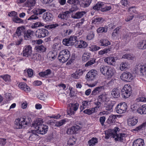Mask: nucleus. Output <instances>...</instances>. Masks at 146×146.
Masks as SVG:
<instances>
[{
  "label": "nucleus",
  "mask_w": 146,
  "mask_h": 146,
  "mask_svg": "<svg viewBox=\"0 0 146 146\" xmlns=\"http://www.w3.org/2000/svg\"><path fill=\"white\" fill-rule=\"evenodd\" d=\"M96 111V110L95 108H92L85 110L83 112L85 114H87L88 115H90Z\"/></svg>",
  "instance_id": "obj_37"
},
{
  "label": "nucleus",
  "mask_w": 146,
  "mask_h": 146,
  "mask_svg": "<svg viewBox=\"0 0 146 146\" xmlns=\"http://www.w3.org/2000/svg\"><path fill=\"white\" fill-rule=\"evenodd\" d=\"M84 71L82 69L77 70L74 73L72 74L71 76L74 78L78 79L83 74Z\"/></svg>",
  "instance_id": "obj_17"
},
{
  "label": "nucleus",
  "mask_w": 146,
  "mask_h": 146,
  "mask_svg": "<svg viewBox=\"0 0 146 146\" xmlns=\"http://www.w3.org/2000/svg\"><path fill=\"white\" fill-rule=\"evenodd\" d=\"M43 18L46 22H48L53 19V16L51 13L46 12L43 14Z\"/></svg>",
  "instance_id": "obj_20"
},
{
  "label": "nucleus",
  "mask_w": 146,
  "mask_h": 146,
  "mask_svg": "<svg viewBox=\"0 0 146 146\" xmlns=\"http://www.w3.org/2000/svg\"><path fill=\"white\" fill-rule=\"evenodd\" d=\"M145 145L144 139L141 138L135 140L133 143V146H144Z\"/></svg>",
  "instance_id": "obj_19"
},
{
  "label": "nucleus",
  "mask_w": 146,
  "mask_h": 146,
  "mask_svg": "<svg viewBox=\"0 0 146 146\" xmlns=\"http://www.w3.org/2000/svg\"><path fill=\"white\" fill-rule=\"evenodd\" d=\"M25 27L21 26L19 27L17 29L16 33L18 36H20L22 34L25 33Z\"/></svg>",
  "instance_id": "obj_27"
},
{
  "label": "nucleus",
  "mask_w": 146,
  "mask_h": 146,
  "mask_svg": "<svg viewBox=\"0 0 146 146\" xmlns=\"http://www.w3.org/2000/svg\"><path fill=\"white\" fill-rule=\"evenodd\" d=\"M51 73V71L50 70L48 69L44 71L39 72V75L41 77L47 78L50 77Z\"/></svg>",
  "instance_id": "obj_21"
},
{
  "label": "nucleus",
  "mask_w": 146,
  "mask_h": 146,
  "mask_svg": "<svg viewBox=\"0 0 146 146\" xmlns=\"http://www.w3.org/2000/svg\"><path fill=\"white\" fill-rule=\"evenodd\" d=\"M98 142V139L96 137H93L89 140L88 143L90 146H94Z\"/></svg>",
  "instance_id": "obj_40"
},
{
  "label": "nucleus",
  "mask_w": 146,
  "mask_h": 146,
  "mask_svg": "<svg viewBox=\"0 0 146 146\" xmlns=\"http://www.w3.org/2000/svg\"><path fill=\"white\" fill-rule=\"evenodd\" d=\"M79 0H68L67 2L71 4L77 5L79 3Z\"/></svg>",
  "instance_id": "obj_62"
},
{
  "label": "nucleus",
  "mask_w": 146,
  "mask_h": 146,
  "mask_svg": "<svg viewBox=\"0 0 146 146\" xmlns=\"http://www.w3.org/2000/svg\"><path fill=\"white\" fill-rule=\"evenodd\" d=\"M69 108L67 110V113L68 115L71 116L74 115L75 111L78 109L79 104L77 103H71L69 104Z\"/></svg>",
  "instance_id": "obj_4"
},
{
  "label": "nucleus",
  "mask_w": 146,
  "mask_h": 146,
  "mask_svg": "<svg viewBox=\"0 0 146 146\" xmlns=\"http://www.w3.org/2000/svg\"><path fill=\"white\" fill-rule=\"evenodd\" d=\"M49 32L48 31L45 29H42L37 30L36 32V36L39 38H44L47 36Z\"/></svg>",
  "instance_id": "obj_7"
},
{
  "label": "nucleus",
  "mask_w": 146,
  "mask_h": 146,
  "mask_svg": "<svg viewBox=\"0 0 146 146\" xmlns=\"http://www.w3.org/2000/svg\"><path fill=\"white\" fill-rule=\"evenodd\" d=\"M107 98L106 94H102L99 96L98 97V100L104 102H107Z\"/></svg>",
  "instance_id": "obj_46"
},
{
  "label": "nucleus",
  "mask_w": 146,
  "mask_h": 146,
  "mask_svg": "<svg viewBox=\"0 0 146 146\" xmlns=\"http://www.w3.org/2000/svg\"><path fill=\"white\" fill-rule=\"evenodd\" d=\"M80 129V127L78 125L73 126L68 129L66 133L69 135L76 134L78 133Z\"/></svg>",
  "instance_id": "obj_9"
},
{
  "label": "nucleus",
  "mask_w": 146,
  "mask_h": 146,
  "mask_svg": "<svg viewBox=\"0 0 146 146\" xmlns=\"http://www.w3.org/2000/svg\"><path fill=\"white\" fill-rule=\"evenodd\" d=\"M121 95L124 98H129L131 95L132 92H123Z\"/></svg>",
  "instance_id": "obj_53"
},
{
  "label": "nucleus",
  "mask_w": 146,
  "mask_h": 146,
  "mask_svg": "<svg viewBox=\"0 0 146 146\" xmlns=\"http://www.w3.org/2000/svg\"><path fill=\"white\" fill-rule=\"evenodd\" d=\"M37 129L36 130L37 133L41 134H44L48 131V127L47 125H41L40 126H38Z\"/></svg>",
  "instance_id": "obj_10"
},
{
  "label": "nucleus",
  "mask_w": 146,
  "mask_h": 146,
  "mask_svg": "<svg viewBox=\"0 0 146 146\" xmlns=\"http://www.w3.org/2000/svg\"><path fill=\"white\" fill-rule=\"evenodd\" d=\"M146 125V124L145 123H143L140 125L138 126V127H136L135 129V130L137 131H139L142 128H144Z\"/></svg>",
  "instance_id": "obj_64"
},
{
  "label": "nucleus",
  "mask_w": 146,
  "mask_h": 146,
  "mask_svg": "<svg viewBox=\"0 0 146 146\" xmlns=\"http://www.w3.org/2000/svg\"><path fill=\"white\" fill-rule=\"evenodd\" d=\"M117 60V57L109 56L104 59V62L108 64L114 66L115 65L116 61Z\"/></svg>",
  "instance_id": "obj_11"
},
{
  "label": "nucleus",
  "mask_w": 146,
  "mask_h": 146,
  "mask_svg": "<svg viewBox=\"0 0 146 146\" xmlns=\"http://www.w3.org/2000/svg\"><path fill=\"white\" fill-rule=\"evenodd\" d=\"M107 70L104 76H107L109 78H110L114 75L115 70L113 68L109 66H108Z\"/></svg>",
  "instance_id": "obj_18"
},
{
  "label": "nucleus",
  "mask_w": 146,
  "mask_h": 146,
  "mask_svg": "<svg viewBox=\"0 0 146 146\" xmlns=\"http://www.w3.org/2000/svg\"><path fill=\"white\" fill-rule=\"evenodd\" d=\"M35 49L37 52H44L46 51V50L45 47L42 45L36 46H35Z\"/></svg>",
  "instance_id": "obj_36"
},
{
  "label": "nucleus",
  "mask_w": 146,
  "mask_h": 146,
  "mask_svg": "<svg viewBox=\"0 0 146 146\" xmlns=\"http://www.w3.org/2000/svg\"><path fill=\"white\" fill-rule=\"evenodd\" d=\"M135 69L140 72L141 75H146V64H140L136 65L135 66Z\"/></svg>",
  "instance_id": "obj_5"
},
{
  "label": "nucleus",
  "mask_w": 146,
  "mask_h": 146,
  "mask_svg": "<svg viewBox=\"0 0 146 146\" xmlns=\"http://www.w3.org/2000/svg\"><path fill=\"white\" fill-rule=\"evenodd\" d=\"M91 101H84L82 102V106L84 108L86 107L87 106L90 104Z\"/></svg>",
  "instance_id": "obj_63"
},
{
  "label": "nucleus",
  "mask_w": 146,
  "mask_h": 146,
  "mask_svg": "<svg viewBox=\"0 0 146 146\" xmlns=\"http://www.w3.org/2000/svg\"><path fill=\"white\" fill-rule=\"evenodd\" d=\"M128 68L127 63L125 62H123L120 64L119 68L121 71L126 70Z\"/></svg>",
  "instance_id": "obj_38"
},
{
  "label": "nucleus",
  "mask_w": 146,
  "mask_h": 146,
  "mask_svg": "<svg viewBox=\"0 0 146 146\" xmlns=\"http://www.w3.org/2000/svg\"><path fill=\"white\" fill-rule=\"evenodd\" d=\"M103 7L102 9V11L104 12L110 10L111 9V7L110 6H108L107 5L103 2Z\"/></svg>",
  "instance_id": "obj_51"
},
{
  "label": "nucleus",
  "mask_w": 146,
  "mask_h": 146,
  "mask_svg": "<svg viewBox=\"0 0 146 146\" xmlns=\"http://www.w3.org/2000/svg\"><path fill=\"white\" fill-rule=\"evenodd\" d=\"M56 55L57 53L56 52H50L48 54L47 57L49 60H52L56 58Z\"/></svg>",
  "instance_id": "obj_29"
},
{
  "label": "nucleus",
  "mask_w": 146,
  "mask_h": 146,
  "mask_svg": "<svg viewBox=\"0 0 146 146\" xmlns=\"http://www.w3.org/2000/svg\"><path fill=\"white\" fill-rule=\"evenodd\" d=\"M119 129L117 127H115L114 128L113 130H111L112 131V133H113L114 136H115V140L116 141H122L123 140V138L125 137L126 136V134L124 133H119L118 134L117 132L119 131Z\"/></svg>",
  "instance_id": "obj_3"
},
{
  "label": "nucleus",
  "mask_w": 146,
  "mask_h": 146,
  "mask_svg": "<svg viewBox=\"0 0 146 146\" xmlns=\"http://www.w3.org/2000/svg\"><path fill=\"white\" fill-rule=\"evenodd\" d=\"M35 3V0H28L25 3V6L28 7H31L34 6Z\"/></svg>",
  "instance_id": "obj_35"
},
{
  "label": "nucleus",
  "mask_w": 146,
  "mask_h": 146,
  "mask_svg": "<svg viewBox=\"0 0 146 146\" xmlns=\"http://www.w3.org/2000/svg\"><path fill=\"white\" fill-rule=\"evenodd\" d=\"M110 50L109 48H105L102 50H101L99 51L98 53L99 55L101 56L104 54L108 53Z\"/></svg>",
  "instance_id": "obj_59"
},
{
  "label": "nucleus",
  "mask_w": 146,
  "mask_h": 146,
  "mask_svg": "<svg viewBox=\"0 0 146 146\" xmlns=\"http://www.w3.org/2000/svg\"><path fill=\"white\" fill-rule=\"evenodd\" d=\"M70 56L69 51L67 49H65L60 52L58 56V59L60 62L64 63L68 60Z\"/></svg>",
  "instance_id": "obj_2"
},
{
  "label": "nucleus",
  "mask_w": 146,
  "mask_h": 146,
  "mask_svg": "<svg viewBox=\"0 0 146 146\" xmlns=\"http://www.w3.org/2000/svg\"><path fill=\"white\" fill-rule=\"evenodd\" d=\"M120 29V27H117L113 31L112 35L113 37L117 36L119 33V31Z\"/></svg>",
  "instance_id": "obj_61"
},
{
  "label": "nucleus",
  "mask_w": 146,
  "mask_h": 146,
  "mask_svg": "<svg viewBox=\"0 0 146 146\" xmlns=\"http://www.w3.org/2000/svg\"><path fill=\"white\" fill-rule=\"evenodd\" d=\"M77 42L78 44L76 45V47L77 48H84L87 46V43L84 40H80L77 41Z\"/></svg>",
  "instance_id": "obj_26"
},
{
  "label": "nucleus",
  "mask_w": 146,
  "mask_h": 146,
  "mask_svg": "<svg viewBox=\"0 0 146 146\" xmlns=\"http://www.w3.org/2000/svg\"><path fill=\"white\" fill-rule=\"evenodd\" d=\"M92 0H84L82 2L83 6L86 7L88 6L91 2Z\"/></svg>",
  "instance_id": "obj_56"
},
{
  "label": "nucleus",
  "mask_w": 146,
  "mask_h": 146,
  "mask_svg": "<svg viewBox=\"0 0 146 146\" xmlns=\"http://www.w3.org/2000/svg\"><path fill=\"white\" fill-rule=\"evenodd\" d=\"M95 36L94 33L93 31H91L88 33L86 36V39L88 40H90L93 39Z\"/></svg>",
  "instance_id": "obj_49"
},
{
  "label": "nucleus",
  "mask_w": 146,
  "mask_h": 146,
  "mask_svg": "<svg viewBox=\"0 0 146 146\" xmlns=\"http://www.w3.org/2000/svg\"><path fill=\"white\" fill-rule=\"evenodd\" d=\"M97 74V71L96 70H91L87 73L86 77L89 80H93L95 78Z\"/></svg>",
  "instance_id": "obj_13"
},
{
  "label": "nucleus",
  "mask_w": 146,
  "mask_h": 146,
  "mask_svg": "<svg viewBox=\"0 0 146 146\" xmlns=\"http://www.w3.org/2000/svg\"><path fill=\"white\" fill-rule=\"evenodd\" d=\"M107 31V29L106 27H100L97 30V32L98 33H106Z\"/></svg>",
  "instance_id": "obj_50"
},
{
  "label": "nucleus",
  "mask_w": 146,
  "mask_h": 146,
  "mask_svg": "<svg viewBox=\"0 0 146 146\" xmlns=\"http://www.w3.org/2000/svg\"><path fill=\"white\" fill-rule=\"evenodd\" d=\"M103 2H99L97 3L94 7H93V8L94 10H99L101 9V10L103 7Z\"/></svg>",
  "instance_id": "obj_39"
},
{
  "label": "nucleus",
  "mask_w": 146,
  "mask_h": 146,
  "mask_svg": "<svg viewBox=\"0 0 146 146\" xmlns=\"http://www.w3.org/2000/svg\"><path fill=\"white\" fill-rule=\"evenodd\" d=\"M85 14L86 12L85 11L78 12L76 13L74 15H73L72 17L74 19H80L83 17Z\"/></svg>",
  "instance_id": "obj_32"
},
{
  "label": "nucleus",
  "mask_w": 146,
  "mask_h": 146,
  "mask_svg": "<svg viewBox=\"0 0 146 146\" xmlns=\"http://www.w3.org/2000/svg\"><path fill=\"white\" fill-rule=\"evenodd\" d=\"M62 42L63 44L67 46L72 45V44H71V43L70 42V40L69 38L63 39Z\"/></svg>",
  "instance_id": "obj_58"
},
{
  "label": "nucleus",
  "mask_w": 146,
  "mask_h": 146,
  "mask_svg": "<svg viewBox=\"0 0 146 146\" xmlns=\"http://www.w3.org/2000/svg\"><path fill=\"white\" fill-rule=\"evenodd\" d=\"M108 67V66H104V65H102L100 67V72L104 76L105 75Z\"/></svg>",
  "instance_id": "obj_43"
},
{
  "label": "nucleus",
  "mask_w": 146,
  "mask_h": 146,
  "mask_svg": "<svg viewBox=\"0 0 146 146\" xmlns=\"http://www.w3.org/2000/svg\"><path fill=\"white\" fill-rule=\"evenodd\" d=\"M89 50L92 51H94L99 50L100 47L94 45H90L89 47Z\"/></svg>",
  "instance_id": "obj_48"
},
{
  "label": "nucleus",
  "mask_w": 146,
  "mask_h": 146,
  "mask_svg": "<svg viewBox=\"0 0 146 146\" xmlns=\"http://www.w3.org/2000/svg\"><path fill=\"white\" fill-rule=\"evenodd\" d=\"M43 121L42 119L41 118L36 119L34 123L32 124V126L35 127V128L37 129L38 126H40Z\"/></svg>",
  "instance_id": "obj_25"
},
{
  "label": "nucleus",
  "mask_w": 146,
  "mask_h": 146,
  "mask_svg": "<svg viewBox=\"0 0 146 146\" xmlns=\"http://www.w3.org/2000/svg\"><path fill=\"white\" fill-rule=\"evenodd\" d=\"M31 121L30 118L29 117H21L15 119V127L17 129L25 128L29 125Z\"/></svg>",
  "instance_id": "obj_1"
},
{
  "label": "nucleus",
  "mask_w": 146,
  "mask_h": 146,
  "mask_svg": "<svg viewBox=\"0 0 146 146\" xmlns=\"http://www.w3.org/2000/svg\"><path fill=\"white\" fill-rule=\"evenodd\" d=\"M92 57L91 54L88 52L84 53L82 55V60L83 61L86 62Z\"/></svg>",
  "instance_id": "obj_28"
},
{
  "label": "nucleus",
  "mask_w": 146,
  "mask_h": 146,
  "mask_svg": "<svg viewBox=\"0 0 146 146\" xmlns=\"http://www.w3.org/2000/svg\"><path fill=\"white\" fill-rule=\"evenodd\" d=\"M103 21V19L102 18L97 17L94 19L92 21V23L97 25H98Z\"/></svg>",
  "instance_id": "obj_44"
},
{
  "label": "nucleus",
  "mask_w": 146,
  "mask_h": 146,
  "mask_svg": "<svg viewBox=\"0 0 146 146\" xmlns=\"http://www.w3.org/2000/svg\"><path fill=\"white\" fill-rule=\"evenodd\" d=\"M34 32L31 30H28L25 32L24 34V37L26 40H29L32 38Z\"/></svg>",
  "instance_id": "obj_22"
},
{
  "label": "nucleus",
  "mask_w": 146,
  "mask_h": 146,
  "mask_svg": "<svg viewBox=\"0 0 146 146\" xmlns=\"http://www.w3.org/2000/svg\"><path fill=\"white\" fill-rule=\"evenodd\" d=\"M117 119V115H111L109 116L108 119L107 121L109 123H114L116 121Z\"/></svg>",
  "instance_id": "obj_33"
},
{
  "label": "nucleus",
  "mask_w": 146,
  "mask_h": 146,
  "mask_svg": "<svg viewBox=\"0 0 146 146\" xmlns=\"http://www.w3.org/2000/svg\"><path fill=\"white\" fill-rule=\"evenodd\" d=\"M18 86L22 90L25 91H29L30 90V88L25 82L20 83L18 85Z\"/></svg>",
  "instance_id": "obj_23"
},
{
  "label": "nucleus",
  "mask_w": 146,
  "mask_h": 146,
  "mask_svg": "<svg viewBox=\"0 0 146 146\" xmlns=\"http://www.w3.org/2000/svg\"><path fill=\"white\" fill-rule=\"evenodd\" d=\"M70 13V12L68 11L62 12L58 15V17L59 18L61 19L62 21H66L67 19L68 16V14Z\"/></svg>",
  "instance_id": "obj_16"
},
{
  "label": "nucleus",
  "mask_w": 146,
  "mask_h": 146,
  "mask_svg": "<svg viewBox=\"0 0 146 146\" xmlns=\"http://www.w3.org/2000/svg\"><path fill=\"white\" fill-rule=\"evenodd\" d=\"M66 122V121L65 119H62L56 122L55 124V125L56 126L60 127L64 124Z\"/></svg>",
  "instance_id": "obj_60"
},
{
  "label": "nucleus",
  "mask_w": 146,
  "mask_h": 146,
  "mask_svg": "<svg viewBox=\"0 0 146 146\" xmlns=\"http://www.w3.org/2000/svg\"><path fill=\"white\" fill-rule=\"evenodd\" d=\"M131 87L129 84H125L122 89L121 91H131Z\"/></svg>",
  "instance_id": "obj_55"
},
{
  "label": "nucleus",
  "mask_w": 146,
  "mask_h": 146,
  "mask_svg": "<svg viewBox=\"0 0 146 146\" xmlns=\"http://www.w3.org/2000/svg\"><path fill=\"white\" fill-rule=\"evenodd\" d=\"M32 11L34 14L38 15L42 14L43 13L45 12L46 10L40 8L39 7H37L33 9Z\"/></svg>",
  "instance_id": "obj_24"
},
{
  "label": "nucleus",
  "mask_w": 146,
  "mask_h": 146,
  "mask_svg": "<svg viewBox=\"0 0 146 146\" xmlns=\"http://www.w3.org/2000/svg\"><path fill=\"white\" fill-rule=\"evenodd\" d=\"M76 141V139L73 137L72 138H70L69 139L68 142L67 144L70 146H72L74 144Z\"/></svg>",
  "instance_id": "obj_57"
},
{
  "label": "nucleus",
  "mask_w": 146,
  "mask_h": 146,
  "mask_svg": "<svg viewBox=\"0 0 146 146\" xmlns=\"http://www.w3.org/2000/svg\"><path fill=\"white\" fill-rule=\"evenodd\" d=\"M0 78H2L5 82H9L11 81V76L7 74L0 75Z\"/></svg>",
  "instance_id": "obj_41"
},
{
  "label": "nucleus",
  "mask_w": 146,
  "mask_h": 146,
  "mask_svg": "<svg viewBox=\"0 0 146 146\" xmlns=\"http://www.w3.org/2000/svg\"><path fill=\"white\" fill-rule=\"evenodd\" d=\"M90 59H91V60L85 64V66L87 67L91 66L95 62V61L96 60V59L94 58H91Z\"/></svg>",
  "instance_id": "obj_52"
},
{
  "label": "nucleus",
  "mask_w": 146,
  "mask_h": 146,
  "mask_svg": "<svg viewBox=\"0 0 146 146\" xmlns=\"http://www.w3.org/2000/svg\"><path fill=\"white\" fill-rule=\"evenodd\" d=\"M100 43L102 46H107L110 44V42L106 38H102L100 40Z\"/></svg>",
  "instance_id": "obj_31"
},
{
  "label": "nucleus",
  "mask_w": 146,
  "mask_h": 146,
  "mask_svg": "<svg viewBox=\"0 0 146 146\" xmlns=\"http://www.w3.org/2000/svg\"><path fill=\"white\" fill-rule=\"evenodd\" d=\"M137 112L140 114H146V104L143 105L137 110Z\"/></svg>",
  "instance_id": "obj_30"
},
{
  "label": "nucleus",
  "mask_w": 146,
  "mask_h": 146,
  "mask_svg": "<svg viewBox=\"0 0 146 146\" xmlns=\"http://www.w3.org/2000/svg\"><path fill=\"white\" fill-rule=\"evenodd\" d=\"M32 47L30 45L25 46L23 48V55L27 57L30 56L32 52Z\"/></svg>",
  "instance_id": "obj_8"
},
{
  "label": "nucleus",
  "mask_w": 146,
  "mask_h": 146,
  "mask_svg": "<svg viewBox=\"0 0 146 146\" xmlns=\"http://www.w3.org/2000/svg\"><path fill=\"white\" fill-rule=\"evenodd\" d=\"M120 78L123 80L130 82L133 79L134 77L130 73L125 72H123L121 75Z\"/></svg>",
  "instance_id": "obj_6"
},
{
  "label": "nucleus",
  "mask_w": 146,
  "mask_h": 146,
  "mask_svg": "<svg viewBox=\"0 0 146 146\" xmlns=\"http://www.w3.org/2000/svg\"><path fill=\"white\" fill-rule=\"evenodd\" d=\"M119 106L120 108L122 110V111L123 113H124L126 111L127 108V104L125 103L124 102L123 103L120 104V105L119 104Z\"/></svg>",
  "instance_id": "obj_54"
},
{
  "label": "nucleus",
  "mask_w": 146,
  "mask_h": 146,
  "mask_svg": "<svg viewBox=\"0 0 146 146\" xmlns=\"http://www.w3.org/2000/svg\"><path fill=\"white\" fill-rule=\"evenodd\" d=\"M111 130H108L105 131V138L106 139H108L110 137H111L115 138V136H114Z\"/></svg>",
  "instance_id": "obj_34"
},
{
  "label": "nucleus",
  "mask_w": 146,
  "mask_h": 146,
  "mask_svg": "<svg viewBox=\"0 0 146 146\" xmlns=\"http://www.w3.org/2000/svg\"><path fill=\"white\" fill-rule=\"evenodd\" d=\"M138 119L135 117H130L127 119V124L129 126L135 125L138 122Z\"/></svg>",
  "instance_id": "obj_14"
},
{
  "label": "nucleus",
  "mask_w": 146,
  "mask_h": 146,
  "mask_svg": "<svg viewBox=\"0 0 146 146\" xmlns=\"http://www.w3.org/2000/svg\"><path fill=\"white\" fill-rule=\"evenodd\" d=\"M44 24L40 22H36L32 24L31 27L32 29H35L39 27L43 26Z\"/></svg>",
  "instance_id": "obj_42"
},
{
  "label": "nucleus",
  "mask_w": 146,
  "mask_h": 146,
  "mask_svg": "<svg viewBox=\"0 0 146 146\" xmlns=\"http://www.w3.org/2000/svg\"><path fill=\"white\" fill-rule=\"evenodd\" d=\"M115 104L116 102L114 101H108L104 104L105 109L108 111L111 110Z\"/></svg>",
  "instance_id": "obj_15"
},
{
  "label": "nucleus",
  "mask_w": 146,
  "mask_h": 146,
  "mask_svg": "<svg viewBox=\"0 0 146 146\" xmlns=\"http://www.w3.org/2000/svg\"><path fill=\"white\" fill-rule=\"evenodd\" d=\"M70 40V42L72 44V45H73L74 43H76L78 41L77 40V37L74 36H71L69 38Z\"/></svg>",
  "instance_id": "obj_45"
},
{
  "label": "nucleus",
  "mask_w": 146,
  "mask_h": 146,
  "mask_svg": "<svg viewBox=\"0 0 146 146\" xmlns=\"http://www.w3.org/2000/svg\"><path fill=\"white\" fill-rule=\"evenodd\" d=\"M12 20L14 22L16 23H22L23 22V21L17 16L15 17H13Z\"/></svg>",
  "instance_id": "obj_47"
},
{
  "label": "nucleus",
  "mask_w": 146,
  "mask_h": 146,
  "mask_svg": "<svg viewBox=\"0 0 146 146\" xmlns=\"http://www.w3.org/2000/svg\"><path fill=\"white\" fill-rule=\"evenodd\" d=\"M31 132H28V135L29 136V139L30 140L34 141L38 138L37 134V132L36 130H31Z\"/></svg>",
  "instance_id": "obj_12"
}]
</instances>
